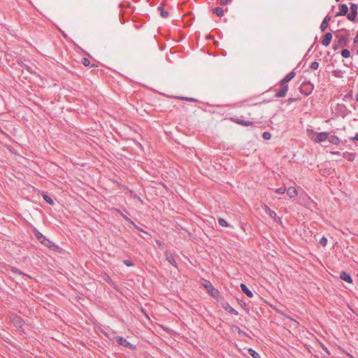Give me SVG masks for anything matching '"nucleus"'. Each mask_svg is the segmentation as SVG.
<instances>
[{"mask_svg":"<svg viewBox=\"0 0 358 358\" xmlns=\"http://www.w3.org/2000/svg\"><path fill=\"white\" fill-rule=\"evenodd\" d=\"M231 120L236 124H240L242 126H245V127L252 126L254 124L253 122L248 121V120H241V119H240L238 117H231Z\"/></svg>","mask_w":358,"mask_h":358,"instance_id":"6e6552de","label":"nucleus"},{"mask_svg":"<svg viewBox=\"0 0 358 358\" xmlns=\"http://www.w3.org/2000/svg\"><path fill=\"white\" fill-rule=\"evenodd\" d=\"M232 0H220L219 3L222 6H226L230 4Z\"/></svg>","mask_w":358,"mask_h":358,"instance_id":"79ce46f5","label":"nucleus"},{"mask_svg":"<svg viewBox=\"0 0 358 358\" xmlns=\"http://www.w3.org/2000/svg\"><path fill=\"white\" fill-rule=\"evenodd\" d=\"M350 141H358V133H356L355 135L353 137H351L350 138Z\"/></svg>","mask_w":358,"mask_h":358,"instance_id":"a18cd8bd","label":"nucleus"},{"mask_svg":"<svg viewBox=\"0 0 358 358\" xmlns=\"http://www.w3.org/2000/svg\"><path fill=\"white\" fill-rule=\"evenodd\" d=\"M319 67V63L317 62H313L311 63L310 68L313 70L317 69Z\"/></svg>","mask_w":358,"mask_h":358,"instance_id":"ea45409f","label":"nucleus"},{"mask_svg":"<svg viewBox=\"0 0 358 358\" xmlns=\"http://www.w3.org/2000/svg\"><path fill=\"white\" fill-rule=\"evenodd\" d=\"M315 137L314 138H312L313 141L315 143H321L327 140L329 133L326 131L314 133Z\"/></svg>","mask_w":358,"mask_h":358,"instance_id":"0eeeda50","label":"nucleus"},{"mask_svg":"<svg viewBox=\"0 0 358 358\" xmlns=\"http://www.w3.org/2000/svg\"><path fill=\"white\" fill-rule=\"evenodd\" d=\"M142 238H143V239H147V238H148L147 237H144V236H142Z\"/></svg>","mask_w":358,"mask_h":358,"instance_id":"bf43d9fd","label":"nucleus"},{"mask_svg":"<svg viewBox=\"0 0 358 358\" xmlns=\"http://www.w3.org/2000/svg\"><path fill=\"white\" fill-rule=\"evenodd\" d=\"M114 338L116 339L118 344L121 346H123L124 348L131 349V350H136V346L130 342H129L126 338H123L122 336H117Z\"/></svg>","mask_w":358,"mask_h":358,"instance_id":"39448f33","label":"nucleus"},{"mask_svg":"<svg viewBox=\"0 0 358 358\" xmlns=\"http://www.w3.org/2000/svg\"><path fill=\"white\" fill-rule=\"evenodd\" d=\"M350 12L348 13L347 17L350 21H355L356 15L358 14V5L357 3H350Z\"/></svg>","mask_w":358,"mask_h":358,"instance_id":"423d86ee","label":"nucleus"},{"mask_svg":"<svg viewBox=\"0 0 358 358\" xmlns=\"http://www.w3.org/2000/svg\"><path fill=\"white\" fill-rule=\"evenodd\" d=\"M176 99H180V100H185V101H192V102H197L198 100L194 99V98H192V97H185V96H176Z\"/></svg>","mask_w":358,"mask_h":358,"instance_id":"2f4dec72","label":"nucleus"},{"mask_svg":"<svg viewBox=\"0 0 358 358\" xmlns=\"http://www.w3.org/2000/svg\"><path fill=\"white\" fill-rule=\"evenodd\" d=\"M262 138L265 140H269L271 138V134L268 131H264L262 134Z\"/></svg>","mask_w":358,"mask_h":358,"instance_id":"e433bc0d","label":"nucleus"},{"mask_svg":"<svg viewBox=\"0 0 358 358\" xmlns=\"http://www.w3.org/2000/svg\"><path fill=\"white\" fill-rule=\"evenodd\" d=\"M344 73H345V71L340 70V69H335V70L332 71V72H331L332 75L334 77L338 78H342L343 77Z\"/></svg>","mask_w":358,"mask_h":358,"instance_id":"4be33fe9","label":"nucleus"},{"mask_svg":"<svg viewBox=\"0 0 358 358\" xmlns=\"http://www.w3.org/2000/svg\"><path fill=\"white\" fill-rule=\"evenodd\" d=\"M106 280L110 283V284H113L114 285L113 282L112 281V280L110 278L109 276L107 277V279Z\"/></svg>","mask_w":358,"mask_h":358,"instance_id":"09e8293b","label":"nucleus"},{"mask_svg":"<svg viewBox=\"0 0 358 358\" xmlns=\"http://www.w3.org/2000/svg\"><path fill=\"white\" fill-rule=\"evenodd\" d=\"M296 73L294 71H290L287 75H286L280 82L279 85L281 86V89L277 90L276 89H270V90H273L275 92V98H283L286 96L288 91V85L287 83L290 81L295 76Z\"/></svg>","mask_w":358,"mask_h":358,"instance_id":"f03ea898","label":"nucleus"},{"mask_svg":"<svg viewBox=\"0 0 358 358\" xmlns=\"http://www.w3.org/2000/svg\"><path fill=\"white\" fill-rule=\"evenodd\" d=\"M300 99V97H290L287 100V102L288 104H290L294 101H299Z\"/></svg>","mask_w":358,"mask_h":358,"instance_id":"58836bf2","label":"nucleus"},{"mask_svg":"<svg viewBox=\"0 0 358 358\" xmlns=\"http://www.w3.org/2000/svg\"><path fill=\"white\" fill-rule=\"evenodd\" d=\"M240 287H241L242 292L245 294H246L247 296H248L249 298H252L253 296L252 292L248 287V286L245 284L241 283L240 285Z\"/></svg>","mask_w":358,"mask_h":358,"instance_id":"f3484780","label":"nucleus"},{"mask_svg":"<svg viewBox=\"0 0 358 358\" xmlns=\"http://www.w3.org/2000/svg\"><path fill=\"white\" fill-rule=\"evenodd\" d=\"M341 56L343 57V58H348L350 56V52L349 50L348 49H343L342 51H341Z\"/></svg>","mask_w":358,"mask_h":358,"instance_id":"72a5a7b5","label":"nucleus"},{"mask_svg":"<svg viewBox=\"0 0 358 358\" xmlns=\"http://www.w3.org/2000/svg\"><path fill=\"white\" fill-rule=\"evenodd\" d=\"M81 63L83 65H84L85 66H90V59H88L86 57H84L81 60Z\"/></svg>","mask_w":358,"mask_h":358,"instance_id":"c9c22d12","label":"nucleus"},{"mask_svg":"<svg viewBox=\"0 0 358 358\" xmlns=\"http://www.w3.org/2000/svg\"><path fill=\"white\" fill-rule=\"evenodd\" d=\"M307 131H308V132H309V131H310V132L314 133V132H313V129H308Z\"/></svg>","mask_w":358,"mask_h":358,"instance_id":"5fc2aeb1","label":"nucleus"},{"mask_svg":"<svg viewBox=\"0 0 358 358\" xmlns=\"http://www.w3.org/2000/svg\"><path fill=\"white\" fill-rule=\"evenodd\" d=\"M348 36V34L345 35L337 36L336 37L338 38L337 41L338 45L341 46H347L349 42Z\"/></svg>","mask_w":358,"mask_h":358,"instance_id":"9d476101","label":"nucleus"},{"mask_svg":"<svg viewBox=\"0 0 358 358\" xmlns=\"http://www.w3.org/2000/svg\"><path fill=\"white\" fill-rule=\"evenodd\" d=\"M327 140L329 141V143H331L333 145H338L340 143V139L336 135H328Z\"/></svg>","mask_w":358,"mask_h":358,"instance_id":"6ab92c4d","label":"nucleus"},{"mask_svg":"<svg viewBox=\"0 0 358 358\" xmlns=\"http://www.w3.org/2000/svg\"><path fill=\"white\" fill-rule=\"evenodd\" d=\"M208 38L211 39V38H213V36H209L208 37Z\"/></svg>","mask_w":358,"mask_h":358,"instance_id":"4d7b16f0","label":"nucleus"},{"mask_svg":"<svg viewBox=\"0 0 358 358\" xmlns=\"http://www.w3.org/2000/svg\"><path fill=\"white\" fill-rule=\"evenodd\" d=\"M157 243L159 245H161V243L159 241H157Z\"/></svg>","mask_w":358,"mask_h":358,"instance_id":"13d9d810","label":"nucleus"},{"mask_svg":"<svg viewBox=\"0 0 358 358\" xmlns=\"http://www.w3.org/2000/svg\"><path fill=\"white\" fill-rule=\"evenodd\" d=\"M62 36H63L64 38H66V37H67L66 34L64 31H62Z\"/></svg>","mask_w":358,"mask_h":358,"instance_id":"864d4df0","label":"nucleus"},{"mask_svg":"<svg viewBox=\"0 0 358 358\" xmlns=\"http://www.w3.org/2000/svg\"><path fill=\"white\" fill-rule=\"evenodd\" d=\"M218 223L222 227H227L229 226V224L223 218H218Z\"/></svg>","mask_w":358,"mask_h":358,"instance_id":"473e14b6","label":"nucleus"},{"mask_svg":"<svg viewBox=\"0 0 358 358\" xmlns=\"http://www.w3.org/2000/svg\"><path fill=\"white\" fill-rule=\"evenodd\" d=\"M123 263L127 266H133L134 265V263L133 262V261H131L130 259H124Z\"/></svg>","mask_w":358,"mask_h":358,"instance_id":"4c0bfd02","label":"nucleus"},{"mask_svg":"<svg viewBox=\"0 0 358 358\" xmlns=\"http://www.w3.org/2000/svg\"><path fill=\"white\" fill-rule=\"evenodd\" d=\"M348 6L345 3H341L339 5V11L336 14L335 16H343L348 15Z\"/></svg>","mask_w":358,"mask_h":358,"instance_id":"f8f14e48","label":"nucleus"},{"mask_svg":"<svg viewBox=\"0 0 358 358\" xmlns=\"http://www.w3.org/2000/svg\"><path fill=\"white\" fill-rule=\"evenodd\" d=\"M341 350L345 353L347 356H348L350 358H355L352 355H350L349 352H347L344 349L341 348Z\"/></svg>","mask_w":358,"mask_h":358,"instance_id":"c03bdc74","label":"nucleus"},{"mask_svg":"<svg viewBox=\"0 0 358 358\" xmlns=\"http://www.w3.org/2000/svg\"><path fill=\"white\" fill-rule=\"evenodd\" d=\"M340 0H336V1H339Z\"/></svg>","mask_w":358,"mask_h":358,"instance_id":"052dcab7","label":"nucleus"},{"mask_svg":"<svg viewBox=\"0 0 358 358\" xmlns=\"http://www.w3.org/2000/svg\"><path fill=\"white\" fill-rule=\"evenodd\" d=\"M123 217H124V219L127 221H129L132 224H134V227L139 231H141L147 235H149L148 233L145 231H144L142 228H141L140 227L137 226L136 224H134V222L133 221H131L129 218H128L127 217L123 215Z\"/></svg>","mask_w":358,"mask_h":358,"instance_id":"cd10ccee","label":"nucleus"},{"mask_svg":"<svg viewBox=\"0 0 358 358\" xmlns=\"http://www.w3.org/2000/svg\"><path fill=\"white\" fill-rule=\"evenodd\" d=\"M354 43L357 44L358 43V37H357V35H356V36L354 38Z\"/></svg>","mask_w":358,"mask_h":358,"instance_id":"8fccbe9b","label":"nucleus"},{"mask_svg":"<svg viewBox=\"0 0 358 358\" xmlns=\"http://www.w3.org/2000/svg\"><path fill=\"white\" fill-rule=\"evenodd\" d=\"M320 244L322 246H326L327 244V238L324 236L320 238Z\"/></svg>","mask_w":358,"mask_h":358,"instance_id":"a19ab883","label":"nucleus"},{"mask_svg":"<svg viewBox=\"0 0 358 358\" xmlns=\"http://www.w3.org/2000/svg\"><path fill=\"white\" fill-rule=\"evenodd\" d=\"M202 285L206 289L209 294L213 298L219 297L220 292L217 289H215L212 283L208 280H203Z\"/></svg>","mask_w":358,"mask_h":358,"instance_id":"20e7f679","label":"nucleus"},{"mask_svg":"<svg viewBox=\"0 0 358 358\" xmlns=\"http://www.w3.org/2000/svg\"><path fill=\"white\" fill-rule=\"evenodd\" d=\"M248 354L253 358H261L259 354L251 348L248 349Z\"/></svg>","mask_w":358,"mask_h":358,"instance_id":"a878e982","label":"nucleus"},{"mask_svg":"<svg viewBox=\"0 0 358 358\" xmlns=\"http://www.w3.org/2000/svg\"><path fill=\"white\" fill-rule=\"evenodd\" d=\"M32 231L35 236V238L44 246L48 248L50 250L62 254L64 252V250L56 245L52 241L48 239L46 236H45L42 233H41L37 229L34 228Z\"/></svg>","mask_w":358,"mask_h":358,"instance_id":"f257e3e1","label":"nucleus"},{"mask_svg":"<svg viewBox=\"0 0 358 358\" xmlns=\"http://www.w3.org/2000/svg\"><path fill=\"white\" fill-rule=\"evenodd\" d=\"M43 198L45 200V201L46 203H48V204L52 205V206L54 205L55 203H54L53 199L47 194L43 193Z\"/></svg>","mask_w":358,"mask_h":358,"instance_id":"bb28decb","label":"nucleus"},{"mask_svg":"<svg viewBox=\"0 0 358 358\" xmlns=\"http://www.w3.org/2000/svg\"><path fill=\"white\" fill-rule=\"evenodd\" d=\"M332 154L334 155H340L341 152L338 151L332 152Z\"/></svg>","mask_w":358,"mask_h":358,"instance_id":"3c124183","label":"nucleus"},{"mask_svg":"<svg viewBox=\"0 0 358 358\" xmlns=\"http://www.w3.org/2000/svg\"><path fill=\"white\" fill-rule=\"evenodd\" d=\"M275 192L277 194H283L286 192V188L284 187H280L279 188L275 189Z\"/></svg>","mask_w":358,"mask_h":358,"instance_id":"f704fd0d","label":"nucleus"},{"mask_svg":"<svg viewBox=\"0 0 358 358\" xmlns=\"http://www.w3.org/2000/svg\"><path fill=\"white\" fill-rule=\"evenodd\" d=\"M265 210L268 214V215L271 218L274 219L277 222H281L280 217H278L275 212L272 210L268 206H265Z\"/></svg>","mask_w":358,"mask_h":358,"instance_id":"ddd939ff","label":"nucleus"},{"mask_svg":"<svg viewBox=\"0 0 358 358\" xmlns=\"http://www.w3.org/2000/svg\"><path fill=\"white\" fill-rule=\"evenodd\" d=\"M232 329H234L238 332V334L239 335H242V336L250 338L249 336V335L246 332L243 331L239 327H238V326H236L235 324H233L232 325Z\"/></svg>","mask_w":358,"mask_h":358,"instance_id":"5701e85b","label":"nucleus"},{"mask_svg":"<svg viewBox=\"0 0 358 358\" xmlns=\"http://www.w3.org/2000/svg\"><path fill=\"white\" fill-rule=\"evenodd\" d=\"M157 9L160 11V15L162 17L166 18L169 17V12L167 10H165L162 6H159Z\"/></svg>","mask_w":358,"mask_h":358,"instance_id":"c85d7f7f","label":"nucleus"},{"mask_svg":"<svg viewBox=\"0 0 358 358\" xmlns=\"http://www.w3.org/2000/svg\"><path fill=\"white\" fill-rule=\"evenodd\" d=\"M101 332H102V334H104L106 337H108V334L106 331H103V330H102V331H101Z\"/></svg>","mask_w":358,"mask_h":358,"instance_id":"603ef678","label":"nucleus"},{"mask_svg":"<svg viewBox=\"0 0 358 358\" xmlns=\"http://www.w3.org/2000/svg\"><path fill=\"white\" fill-rule=\"evenodd\" d=\"M222 307L225 311L228 312L229 313L234 314L235 315H238V312L234 308H232L228 303H222Z\"/></svg>","mask_w":358,"mask_h":358,"instance_id":"4468645a","label":"nucleus"},{"mask_svg":"<svg viewBox=\"0 0 358 358\" xmlns=\"http://www.w3.org/2000/svg\"><path fill=\"white\" fill-rule=\"evenodd\" d=\"M357 87H358V82H357Z\"/></svg>","mask_w":358,"mask_h":358,"instance_id":"e2e57ef3","label":"nucleus"},{"mask_svg":"<svg viewBox=\"0 0 358 358\" xmlns=\"http://www.w3.org/2000/svg\"><path fill=\"white\" fill-rule=\"evenodd\" d=\"M357 54L358 55V50H357Z\"/></svg>","mask_w":358,"mask_h":358,"instance_id":"680f3d73","label":"nucleus"},{"mask_svg":"<svg viewBox=\"0 0 358 358\" xmlns=\"http://www.w3.org/2000/svg\"><path fill=\"white\" fill-rule=\"evenodd\" d=\"M319 345L325 351V352L327 353V355L328 356L330 355L329 350H328V348L322 343H320Z\"/></svg>","mask_w":358,"mask_h":358,"instance_id":"37998d69","label":"nucleus"},{"mask_svg":"<svg viewBox=\"0 0 358 358\" xmlns=\"http://www.w3.org/2000/svg\"><path fill=\"white\" fill-rule=\"evenodd\" d=\"M213 13H215L218 17H222L224 14V11L222 7H215L212 9Z\"/></svg>","mask_w":358,"mask_h":358,"instance_id":"412c9836","label":"nucleus"},{"mask_svg":"<svg viewBox=\"0 0 358 358\" xmlns=\"http://www.w3.org/2000/svg\"><path fill=\"white\" fill-rule=\"evenodd\" d=\"M92 67H97V65H96V64H92Z\"/></svg>","mask_w":358,"mask_h":358,"instance_id":"6e6d98bb","label":"nucleus"},{"mask_svg":"<svg viewBox=\"0 0 358 358\" xmlns=\"http://www.w3.org/2000/svg\"><path fill=\"white\" fill-rule=\"evenodd\" d=\"M10 272L13 273V274L25 275V274L21 270L13 266L10 268ZM26 276L27 275H26Z\"/></svg>","mask_w":358,"mask_h":358,"instance_id":"c756f323","label":"nucleus"},{"mask_svg":"<svg viewBox=\"0 0 358 358\" xmlns=\"http://www.w3.org/2000/svg\"><path fill=\"white\" fill-rule=\"evenodd\" d=\"M332 34L330 32H327L324 34L323 36L321 43L324 46H328L331 43V39H332Z\"/></svg>","mask_w":358,"mask_h":358,"instance_id":"9b49d317","label":"nucleus"},{"mask_svg":"<svg viewBox=\"0 0 358 358\" xmlns=\"http://www.w3.org/2000/svg\"><path fill=\"white\" fill-rule=\"evenodd\" d=\"M345 97L352 98V91L350 90V92L345 96Z\"/></svg>","mask_w":358,"mask_h":358,"instance_id":"de8ad7c7","label":"nucleus"},{"mask_svg":"<svg viewBox=\"0 0 358 358\" xmlns=\"http://www.w3.org/2000/svg\"><path fill=\"white\" fill-rule=\"evenodd\" d=\"M17 64L21 66L22 67L23 69H26L29 73H34V70L32 69V68L29 66H28L27 64H26L25 63L23 62V61L22 59H19L17 61Z\"/></svg>","mask_w":358,"mask_h":358,"instance_id":"aec40b11","label":"nucleus"},{"mask_svg":"<svg viewBox=\"0 0 358 358\" xmlns=\"http://www.w3.org/2000/svg\"><path fill=\"white\" fill-rule=\"evenodd\" d=\"M165 256L168 262L173 265L175 268H177L178 265L175 260L173 255L169 252V251H166L165 252Z\"/></svg>","mask_w":358,"mask_h":358,"instance_id":"2eb2a0df","label":"nucleus"},{"mask_svg":"<svg viewBox=\"0 0 358 358\" xmlns=\"http://www.w3.org/2000/svg\"><path fill=\"white\" fill-rule=\"evenodd\" d=\"M13 322L15 327H21L24 324L23 320L20 317H15L13 319Z\"/></svg>","mask_w":358,"mask_h":358,"instance_id":"b1692460","label":"nucleus"},{"mask_svg":"<svg viewBox=\"0 0 358 358\" xmlns=\"http://www.w3.org/2000/svg\"><path fill=\"white\" fill-rule=\"evenodd\" d=\"M238 304L248 313L250 311L249 308L247 306L245 301L241 299H238Z\"/></svg>","mask_w":358,"mask_h":358,"instance_id":"7c9ffc66","label":"nucleus"},{"mask_svg":"<svg viewBox=\"0 0 358 358\" xmlns=\"http://www.w3.org/2000/svg\"><path fill=\"white\" fill-rule=\"evenodd\" d=\"M287 195L290 198H295L298 192L296 189L294 187H289L286 189Z\"/></svg>","mask_w":358,"mask_h":358,"instance_id":"a211bd4d","label":"nucleus"},{"mask_svg":"<svg viewBox=\"0 0 358 358\" xmlns=\"http://www.w3.org/2000/svg\"><path fill=\"white\" fill-rule=\"evenodd\" d=\"M339 47H341V46L340 45H338V43H337V44H334L333 45V49L334 50H338L339 48Z\"/></svg>","mask_w":358,"mask_h":358,"instance_id":"49530a36","label":"nucleus"},{"mask_svg":"<svg viewBox=\"0 0 358 358\" xmlns=\"http://www.w3.org/2000/svg\"><path fill=\"white\" fill-rule=\"evenodd\" d=\"M340 278L348 283H352L353 282L351 275L346 271H341L340 273Z\"/></svg>","mask_w":358,"mask_h":358,"instance_id":"dca6fc26","label":"nucleus"},{"mask_svg":"<svg viewBox=\"0 0 358 358\" xmlns=\"http://www.w3.org/2000/svg\"><path fill=\"white\" fill-rule=\"evenodd\" d=\"M355 154L350 153L349 152H345L343 153V157L348 159V161H353L355 159Z\"/></svg>","mask_w":358,"mask_h":358,"instance_id":"393cba45","label":"nucleus"},{"mask_svg":"<svg viewBox=\"0 0 358 358\" xmlns=\"http://www.w3.org/2000/svg\"><path fill=\"white\" fill-rule=\"evenodd\" d=\"M331 17L329 15H327L323 19L320 24V30L322 32H324L329 27V22L331 20Z\"/></svg>","mask_w":358,"mask_h":358,"instance_id":"1a4fd4ad","label":"nucleus"},{"mask_svg":"<svg viewBox=\"0 0 358 358\" xmlns=\"http://www.w3.org/2000/svg\"><path fill=\"white\" fill-rule=\"evenodd\" d=\"M314 90V85L310 81L303 82L299 87V92L306 96H309Z\"/></svg>","mask_w":358,"mask_h":358,"instance_id":"7ed1b4c3","label":"nucleus"}]
</instances>
